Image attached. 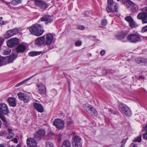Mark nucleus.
Listing matches in <instances>:
<instances>
[{"mask_svg": "<svg viewBox=\"0 0 147 147\" xmlns=\"http://www.w3.org/2000/svg\"><path fill=\"white\" fill-rule=\"evenodd\" d=\"M3 3H6L7 5V3L5 2L4 0H0Z\"/></svg>", "mask_w": 147, "mask_h": 147, "instance_id": "13d9d810", "label": "nucleus"}, {"mask_svg": "<svg viewBox=\"0 0 147 147\" xmlns=\"http://www.w3.org/2000/svg\"><path fill=\"white\" fill-rule=\"evenodd\" d=\"M34 3L36 5L42 9H45L48 6L47 3L41 0H35Z\"/></svg>", "mask_w": 147, "mask_h": 147, "instance_id": "dca6fc26", "label": "nucleus"}, {"mask_svg": "<svg viewBox=\"0 0 147 147\" xmlns=\"http://www.w3.org/2000/svg\"><path fill=\"white\" fill-rule=\"evenodd\" d=\"M1 125H2V122H1V120L0 119V128L1 127Z\"/></svg>", "mask_w": 147, "mask_h": 147, "instance_id": "680f3d73", "label": "nucleus"}, {"mask_svg": "<svg viewBox=\"0 0 147 147\" xmlns=\"http://www.w3.org/2000/svg\"><path fill=\"white\" fill-rule=\"evenodd\" d=\"M9 113V110L7 105L4 103L0 104V114L7 115Z\"/></svg>", "mask_w": 147, "mask_h": 147, "instance_id": "ddd939ff", "label": "nucleus"}, {"mask_svg": "<svg viewBox=\"0 0 147 147\" xmlns=\"http://www.w3.org/2000/svg\"><path fill=\"white\" fill-rule=\"evenodd\" d=\"M9 147H21V146L20 144H18L16 146L12 145L11 146H9Z\"/></svg>", "mask_w": 147, "mask_h": 147, "instance_id": "09e8293b", "label": "nucleus"}, {"mask_svg": "<svg viewBox=\"0 0 147 147\" xmlns=\"http://www.w3.org/2000/svg\"><path fill=\"white\" fill-rule=\"evenodd\" d=\"M129 25L132 28H133L136 27V24L134 20L132 21L129 23Z\"/></svg>", "mask_w": 147, "mask_h": 147, "instance_id": "473e14b6", "label": "nucleus"}, {"mask_svg": "<svg viewBox=\"0 0 147 147\" xmlns=\"http://www.w3.org/2000/svg\"><path fill=\"white\" fill-rule=\"evenodd\" d=\"M67 82L68 84V87L69 88L70 86V81L69 80H68Z\"/></svg>", "mask_w": 147, "mask_h": 147, "instance_id": "bf43d9fd", "label": "nucleus"}, {"mask_svg": "<svg viewBox=\"0 0 147 147\" xmlns=\"http://www.w3.org/2000/svg\"><path fill=\"white\" fill-rule=\"evenodd\" d=\"M42 53V51H32L29 52L28 53V55L32 57L35 56L40 54Z\"/></svg>", "mask_w": 147, "mask_h": 147, "instance_id": "a878e982", "label": "nucleus"}, {"mask_svg": "<svg viewBox=\"0 0 147 147\" xmlns=\"http://www.w3.org/2000/svg\"><path fill=\"white\" fill-rule=\"evenodd\" d=\"M54 38L53 34L48 33L46 34V38H45V43L46 45H49L52 43Z\"/></svg>", "mask_w": 147, "mask_h": 147, "instance_id": "4468645a", "label": "nucleus"}, {"mask_svg": "<svg viewBox=\"0 0 147 147\" xmlns=\"http://www.w3.org/2000/svg\"><path fill=\"white\" fill-rule=\"evenodd\" d=\"M11 51V49L9 48H7L3 50V53L4 55H8L10 54Z\"/></svg>", "mask_w": 147, "mask_h": 147, "instance_id": "c85d7f7f", "label": "nucleus"}, {"mask_svg": "<svg viewBox=\"0 0 147 147\" xmlns=\"http://www.w3.org/2000/svg\"><path fill=\"white\" fill-rule=\"evenodd\" d=\"M120 111L126 116H130L132 113L130 109L126 105L121 103L119 105Z\"/></svg>", "mask_w": 147, "mask_h": 147, "instance_id": "39448f33", "label": "nucleus"}, {"mask_svg": "<svg viewBox=\"0 0 147 147\" xmlns=\"http://www.w3.org/2000/svg\"><path fill=\"white\" fill-rule=\"evenodd\" d=\"M125 19L129 23L134 20L132 17L130 16H128L126 17L125 18Z\"/></svg>", "mask_w": 147, "mask_h": 147, "instance_id": "c756f323", "label": "nucleus"}, {"mask_svg": "<svg viewBox=\"0 0 147 147\" xmlns=\"http://www.w3.org/2000/svg\"><path fill=\"white\" fill-rule=\"evenodd\" d=\"M12 141H13L14 142L16 143H17L18 142V139L16 138H13L11 140Z\"/></svg>", "mask_w": 147, "mask_h": 147, "instance_id": "de8ad7c7", "label": "nucleus"}, {"mask_svg": "<svg viewBox=\"0 0 147 147\" xmlns=\"http://www.w3.org/2000/svg\"><path fill=\"white\" fill-rule=\"evenodd\" d=\"M33 106L34 108L38 112L42 113L43 112V107L41 104L37 103H34Z\"/></svg>", "mask_w": 147, "mask_h": 147, "instance_id": "5701e85b", "label": "nucleus"}, {"mask_svg": "<svg viewBox=\"0 0 147 147\" xmlns=\"http://www.w3.org/2000/svg\"><path fill=\"white\" fill-rule=\"evenodd\" d=\"M142 135H140V136H138L136 138H135V139H134L133 140V142H140L142 140Z\"/></svg>", "mask_w": 147, "mask_h": 147, "instance_id": "7c9ffc66", "label": "nucleus"}, {"mask_svg": "<svg viewBox=\"0 0 147 147\" xmlns=\"http://www.w3.org/2000/svg\"><path fill=\"white\" fill-rule=\"evenodd\" d=\"M127 139H128V138H126V139H123V144H125L126 141L127 140Z\"/></svg>", "mask_w": 147, "mask_h": 147, "instance_id": "4d7b16f0", "label": "nucleus"}, {"mask_svg": "<svg viewBox=\"0 0 147 147\" xmlns=\"http://www.w3.org/2000/svg\"><path fill=\"white\" fill-rule=\"evenodd\" d=\"M14 135V133L9 134L8 136L7 137V138L9 139H11L13 137Z\"/></svg>", "mask_w": 147, "mask_h": 147, "instance_id": "ea45409f", "label": "nucleus"}, {"mask_svg": "<svg viewBox=\"0 0 147 147\" xmlns=\"http://www.w3.org/2000/svg\"><path fill=\"white\" fill-rule=\"evenodd\" d=\"M142 10L143 12H145V11L147 12V6L145 7L142 8Z\"/></svg>", "mask_w": 147, "mask_h": 147, "instance_id": "8fccbe9b", "label": "nucleus"}, {"mask_svg": "<svg viewBox=\"0 0 147 147\" xmlns=\"http://www.w3.org/2000/svg\"><path fill=\"white\" fill-rule=\"evenodd\" d=\"M107 22L106 20L104 19L102 20L101 22V25L103 26H105L107 24Z\"/></svg>", "mask_w": 147, "mask_h": 147, "instance_id": "4c0bfd02", "label": "nucleus"}, {"mask_svg": "<svg viewBox=\"0 0 147 147\" xmlns=\"http://www.w3.org/2000/svg\"><path fill=\"white\" fill-rule=\"evenodd\" d=\"M3 114H0V118L4 122H7V121L5 117L3 115Z\"/></svg>", "mask_w": 147, "mask_h": 147, "instance_id": "c9c22d12", "label": "nucleus"}, {"mask_svg": "<svg viewBox=\"0 0 147 147\" xmlns=\"http://www.w3.org/2000/svg\"><path fill=\"white\" fill-rule=\"evenodd\" d=\"M82 144L80 142L75 143L73 142V147H81Z\"/></svg>", "mask_w": 147, "mask_h": 147, "instance_id": "2f4dec72", "label": "nucleus"}, {"mask_svg": "<svg viewBox=\"0 0 147 147\" xmlns=\"http://www.w3.org/2000/svg\"><path fill=\"white\" fill-rule=\"evenodd\" d=\"M37 86L38 88L39 92L40 94H44L46 93V87L44 84L40 83L37 85Z\"/></svg>", "mask_w": 147, "mask_h": 147, "instance_id": "6ab92c4d", "label": "nucleus"}, {"mask_svg": "<svg viewBox=\"0 0 147 147\" xmlns=\"http://www.w3.org/2000/svg\"><path fill=\"white\" fill-rule=\"evenodd\" d=\"M48 135L49 136H51L54 135V134L52 132H50L49 133Z\"/></svg>", "mask_w": 147, "mask_h": 147, "instance_id": "5fc2aeb1", "label": "nucleus"}, {"mask_svg": "<svg viewBox=\"0 0 147 147\" xmlns=\"http://www.w3.org/2000/svg\"><path fill=\"white\" fill-rule=\"evenodd\" d=\"M16 2H17V4L20 3H21V1L20 0H18L17 1H16Z\"/></svg>", "mask_w": 147, "mask_h": 147, "instance_id": "052dcab7", "label": "nucleus"}, {"mask_svg": "<svg viewBox=\"0 0 147 147\" xmlns=\"http://www.w3.org/2000/svg\"><path fill=\"white\" fill-rule=\"evenodd\" d=\"M3 18L2 17H0V25H4L7 23V22L4 21H2Z\"/></svg>", "mask_w": 147, "mask_h": 147, "instance_id": "e433bc0d", "label": "nucleus"}, {"mask_svg": "<svg viewBox=\"0 0 147 147\" xmlns=\"http://www.w3.org/2000/svg\"><path fill=\"white\" fill-rule=\"evenodd\" d=\"M36 74H35L33 76H31V77L27 78L26 79L24 80L22 82L19 83L17 85L15 86L16 87H17L19 86H20L22 85L25 84V83L27 81L30 80L31 78H33L35 76H36Z\"/></svg>", "mask_w": 147, "mask_h": 147, "instance_id": "393cba45", "label": "nucleus"}, {"mask_svg": "<svg viewBox=\"0 0 147 147\" xmlns=\"http://www.w3.org/2000/svg\"><path fill=\"white\" fill-rule=\"evenodd\" d=\"M124 146V145H123V144L122 145V146H121V147H123Z\"/></svg>", "mask_w": 147, "mask_h": 147, "instance_id": "69168bd1", "label": "nucleus"}, {"mask_svg": "<svg viewBox=\"0 0 147 147\" xmlns=\"http://www.w3.org/2000/svg\"><path fill=\"white\" fill-rule=\"evenodd\" d=\"M142 31L143 32H147V25L144 27L142 28Z\"/></svg>", "mask_w": 147, "mask_h": 147, "instance_id": "a19ab883", "label": "nucleus"}, {"mask_svg": "<svg viewBox=\"0 0 147 147\" xmlns=\"http://www.w3.org/2000/svg\"><path fill=\"white\" fill-rule=\"evenodd\" d=\"M37 142L34 137V138H28L27 140V144L28 147H36Z\"/></svg>", "mask_w": 147, "mask_h": 147, "instance_id": "9b49d317", "label": "nucleus"}, {"mask_svg": "<svg viewBox=\"0 0 147 147\" xmlns=\"http://www.w3.org/2000/svg\"><path fill=\"white\" fill-rule=\"evenodd\" d=\"M18 54L13 53L10 56L0 58V67L12 62L17 57Z\"/></svg>", "mask_w": 147, "mask_h": 147, "instance_id": "f03ea898", "label": "nucleus"}, {"mask_svg": "<svg viewBox=\"0 0 147 147\" xmlns=\"http://www.w3.org/2000/svg\"><path fill=\"white\" fill-rule=\"evenodd\" d=\"M105 53V51L104 50L101 51L100 52V54L101 55L103 56L104 55Z\"/></svg>", "mask_w": 147, "mask_h": 147, "instance_id": "864d4df0", "label": "nucleus"}, {"mask_svg": "<svg viewBox=\"0 0 147 147\" xmlns=\"http://www.w3.org/2000/svg\"><path fill=\"white\" fill-rule=\"evenodd\" d=\"M53 124L58 129H61L64 128V123L63 121L59 119H57L54 120Z\"/></svg>", "mask_w": 147, "mask_h": 147, "instance_id": "1a4fd4ad", "label": "nucleus"}, {"mask_svg": "<svg viewBox=\"0 0 147 147\" xmlns=\"http://www.w3.org/2000/svg\"><path fill=\"white\" fill-rule=\"evenodd\" d=\"M61 147H71V144L69 140H65L63 143Z\"/></svg>", "mask_w": 147, "mask_h": 147, "instance_id": "bb28decb", "label": "nucleus"}, {"mask_svg": "<svg viewBox=\"0 0 147 147\" xmlns=\"http://www.w3.org/2000/svg\"><path fill=\"white\" fill-rule=\"evenodd\" d=\"M108 6L106 10L108 12H117L118 5L114 2L113 0H108Z\"/></svg>", "mask_w": 147, "mask_h": 147, "instance_id": "7ed1b4c3", "label": "nucleus"}, {"mask_svg": "<svg viewBox=\"0 0 147 147\" xmlns=\"http://www.w3.org/2000/svg\"><path fill=\"white\" fill-rule=\"evenodd\" d=\"M130 147H137V144L135 143H132L131 144Z\"/></svg>", "mask_w": 147, "mask_h": 147, "instance_id": "49530a36", "label": "nucleus"}, {"mask_svg": "<svg viewBox=\"0 0 147 147\" xmlns=\"http://www.w3.org/2000/svg\"><path fill=\"white\" fill-rule=\"evenodd\" d=\"M7 101L10 106L14 107L16 106L17 103L15 98L9 97L8 98Z\"/></svg>", "mask_w": 147, "mask_h": 147, "instance_id": "412c9836", "label": "nucleus"}, {"mask_svg": "<svg viewBox=\"0 0 147 147\" xmlns=\"http://www.w3.org/2000/svg\"><path fill=\"white\" fill-rule=\"evenodd\" d=\"M41 21H46L48 23H51L53 21V19L49 15H45L43 16L41 18Z\"/></svg>", "mask_w": 147, "mask_h": 147, "instance_id": "4be33fe9", "label": "nucleus"}, {"mask_svg": "<svg viewBox=\"0 0 147 147\" xmlns=\"http://www.w3.org/2000/svg\"><path fill=\"white\" fill-rule=\"evenodd\" d=\"M137 18L139 20H141L143 24L147 23V13L145 12H142L139 13Z\"/></svg>", "mask_w": 147, "mask_h": 147, "instance_id": "9d476101", "label": "nucleus"}, {"mask_svg": "<svg viewBox=\"0 0 147 147\" xmlns=\"http://www.w3.org/2000/svg\"><path fill=\"white\" fill-rule=\"evenodd\" d=\"M7 131L8 132L9 134H11V133H13V132H12V130L10 128H9L7 129Z\"/></svg>", "mask_w": 147, "mask_h": 147, "instance_id": "3c124183", "label": "nucleus"}, {"mask_svg": "<svg viewBox=\"0 0 147 147\" xmlns=\"http://www.w3.org/2000/svg\"><path fill=\"white\" fill-rule=\"evenodd\" d=\"M143 138L144 139L147 140V131L143 134Z\"/></svg>", "mask_w": 147, "mask_h": 147, "instance_id": "c03bdc74", "label": "nucleus"}, {"mask_svg": "<svg viewBox=\"0 0 147 147\" xmlns=\"http://www.w3.org/2000/svg\"><path fill=\"white\" fill-rule=\"evenodd\" d=\"M118 1L121 0H117ZM122 3L128 9H130L135 5V4L130 0H122Z\"/></svg>", "mask_w": 147, "mask_h": 147, "instance_id": "f3484780", "label": "nucleus"}, {"mask_svg": "<svg viewBox=\"0 0 147 147\" xmlns=\"http://www.w3.org/2000/svg\"><path fill=\"white\" fill-rule=\"evenodd\" d=\"M35 43L38 46L41 45H46L45 41V36H43L37 38L35 41Z\"/></svg>", "mask_w": 147, "mask_h": 147, "instance_id": "a211bd4d", "label": "nucleus"}, {"mask_svg": "<svg viewBox=\"0 0 147 147\" xmlns=\"http://www.w3.org/2000/svg\"><path fill=\"white\" fill-rule=\"evenodd\" d=\"M127 35L126 33H124L123 34H122L121 35V37L122 38H125Z\"/></svg>", "mask_w": 147, "mask_h": 147, "instance_id": "79ce46f5", "label": "nucleus"}, {"mask_svg": "<svg viewBox=\"0 0 147 147\" xmlns=\"http://www.w3.org/2000/svg\"><path fill=\"white\" fill-rule=\"evenodd\" d=\"M18 33V30L16 29L9 30L7 32L5 35V38H8L13 35L16 34Z\"/></svg>", "mask_w": 147, "mask_h": 147, "instance_id": "aec40b11", "label": "nucleus"}, {"mask_svg": "<svg viewBox=\"0 0 147 147\" xmlns=\"http://www.w3.org/2000/svg\"><path fill=\"white\" fill-rule=\"evenodd\" d=\"M83 107L85 111L92 116H96L97 115L98 113L96 110L91 105L86 103L83 105Z\"/></svg>", "mask_w": 147, "mask_h": 147, "instance_id": "20e7f679", "label": "nucleus"}, {"mask_svg": "<svg viewBox=\"0 0 147 147\" xmlns=\"http://www.w3.org/2000/svg\"><path fill=\"white\" fill-rule=\"evenodd\" d=\"M46 132L45 130L40 129L34 135L35 139L37 141L40 140L45 135Z\"/></svg>", "mask_w": 147, "mask_h": 147, "instance_id": "6e6552de", "label": "nucleus"}, {"mask_svg": "<svg viewBox=\"0 0 147 147\" xmlns=\"http://www.w3.org/2000/svg\"><path fill=\"white\" fill-rule=\"evenodd\" d=\"M82 42L80 40H78L76 41L75 42V45L76 47L80 46L82 45Z\"/></svg>", "mask_w": 147, "mask_h": 147, "instance_id": "f704fd0d", "label": "nucleus"}, {"mask_svg": "<svg viewBox=\"0 0 147 147\" xmlns=\"http://www.w3.org/2000/svg\"><path fill=\"white\" fill-rule=\"evenodd\" d=\"M46 144L47 147H54L53 144L49 141H47Z\"/></svg>", "mask_w": 147, "mask_h": 147, "instance_id": "72a5a7b5", "label": "nucleus"}, {"mask_svg": "<svg viewBox=\"0 0 147 147\" xmlns=\"http://www.w3.org/2000/svg\"><path fill=\"white\" fill-rule=\"evenodd\" d=\"M146 58L141 57H138L136 59V61L138 63L141 65H145V61Z\"/></svg>", "mask_w": 147, "mask_h": 147, "instance_id": "b1692460", "label": "nucleus"}, {"mask_svg": "<svg viewBox=\"0 0 147 147\" xmlns=\"http://www.w3.org/2000/svg\"><path fill=\"white\" fill-rule=\"evenodd\" d=\"M127 38L130 43H135L140 41V36L138 34L131 33L128 35Z\"/></svg>", "mask_w": 147, "mask_h": 147, "instance_id": "423d86ee", "label": "nucleus"}, {"mask_svg": "<svg viewBox=\"0 0 147 147\" xmlns=\"http://www.w3.org/2000/svg\"><path fill=\"white\" fill-rule=\"evenodd\" d=\"M18 95L20 99L25 102H28L29 101L30 97L26 94L20 92L18 94Z\"/></svg>", "mask_w": 147, "mask_h": 147, "instance_id": "f8f14e48", "label": "nucleus"}, {"mask_svg": "<svg viewBox=\"0 0 147 147\" xmlns=\"http://www.w3.org/2000/svg\"><path fill=\"white\" fill-rule=\"evenodd\" d=\"M77 28L79 30H83L85 28L84 26H78Z\"/></svg>", "mask_w": 147, "mask_h": 147, "instance_id": "a18cd8bd", "label": "nucleus"}, {"mask_svg": "<svg viewBox=\"0 0 147 147\" xmlns=\"http://www.w3.org/2000/svg\"><path fill=\"white\" fill-rule=\"evenodd\" d=\"M67 124L68 125H70L73 124V121H69L67 122Z\"/></svg>", "mask_w": 147, "mask_h": 147, "instance_id": "37998d69", "label": "nucleus"}, {"mask_svg": "<svg viewBox=\"0 0 147 147\" xmlns=\"http://www.w3.org/2000/svg\"><path fill=\"white\" fill-rule=\"evenodd\" d=\"M27 46L25 42H22L19 44L16 48V52L18 53H23L25 52Z\"/></svg>", "mask_w": 147, "mask_h": 147, "instance_id": "0eeeda50", "label": "nucleus"}, {"mask_svg": "<svg viewBox=\"0 0 147 147\" xmlns=\"http://www.w3.org/2000/svg\"><path fill=\"white\" fill-rule=\"evenodd\" d=\"M0 147H5L4 145L1 144H0Z\"/></svg>", "mask_w": 147, "mask_h": 147, "instance_id": "0e129e2a", "label": "nucleus"}, {"mask_svg": "<svg viewBox=\"0 0 147 147\" xmlns=\"http://www.w3.org/2000/svg\"><path fill=\"white\" fill-rule=\"evenodd\" d=\"M19 43V40L16 38L11 39L8 40L7 43L9 47H13Z\"/></svg>", "mask_w": 147, "mask_h": 147, "instance_id": "2eb2a0df", "label": "nucleus"}, {"mask_svg": "<svg viewBox=\"0 0 147 147\" xmlns=\"http://www.w3.org/2000/svg\"><path fill=\"white\" fill-rule=\"evenodd\" d=\"M17 2H16V1H13L11 2V3L14 5H17Z\"/></svg>", "mask_w": 147, "mask_h": 147, "instance_id": "603ef678", "label": "nucleus"}, {"mask_svg": "<svg viewBox=\"0 0 147 147\" xmlns=\"http://www.w3.org/2000/svg\"><path fill=\"white\" fill-rule=\"evenodd\" d=\"M62 135L61 134H59L57 136L58 141L59 142H60L62 139Z\"/></svg>", "mask_w": 147, "mask_h": 147, "instance_id": "58836bf2", "label": "nucleus"}, {"mask_svg": "<svg viewBox=\"0 0 147 147\" xmlns=\"http://www.w3.org/2000/svg\"><path fill=\"white\" fill-rule=\"evenodd\" d=\"M29 31L32 34L37 36H41L44 31L41 26L36 24L30 27Z\"/></svg>", "mask_w": 147, "mask_h": 147, "instance_id": "f257e3e1", "label": "nucleus"}, {"mask_svg": "<svg viewBox=\"0 0 147 147\" xmlns=\"http://www.w3.org/2000/svg\"><path fill=\"white\" fill-rule=\"evenodd\" d=\"M145 63H146V65H147V59H146V60H145Z\"/></svg>", "mask_w": 147, "mask_h": 147, "instance_id": "e2e57ef3", "label": "nucleus"}, {"mask_svg": "<svg viewBox=\"0 0 147 147\" xmlns=\"http://www.w3.org/2000/svg\"><path fill=\"white\" fill-rule=\"evenodd\" d=\"M144 130L147 131V124L143 127Z\"/></svg>", "mask_w": 147, "mask_h": 147, "instance_id": "6e6d98bb", "label": "nucleus"}, {"mask_svg": "<svg viewBox=\"0 0 147 147\" xmlns=\"http://www.w3.org/2000/svg\"><path fill=\"white\" fill-rule=\"evenodd\" d=\"M81 138L78 136H76L73 137V142H80Z\"/></svg>", "mask_w": 147, "mask_h": 147, "instance_id": "cd10ccee", "label": "nucleus"}]
</instances>
